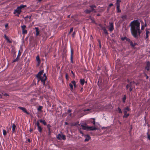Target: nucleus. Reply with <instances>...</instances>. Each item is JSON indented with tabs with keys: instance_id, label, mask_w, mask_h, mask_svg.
<instances>
[{
	"instance_id": "obj_1",
	"label": "nucleus",
	"mask_w": 150,
	"mask_h": 150,
	"mask_svg": "<svg viewBox=\"0 0 150 150\" xmlns=\"http://www.w3.org/2000/svg\"><path fill=\"white\" fill-rule=\"evenodd\" d=\"M140 23L138 20H134L132 21L129 26L131 27L130 31L132 35L135 38H138L139 36L142 31L140 29Z\"/></svg>"
},
{
	"instance_id": "obj_2",
	"label": "nucleus",
	"mask_w": 150,
	"mask_h": 150,
	"mask_svg": "<svg viewBox=\"0 0 150 150\" xmlns=\"http://www.w3.org/2000/svg\"><path fill=\"white\" fill-rule=\"evenodd\" d=\"M44 73L43 70L40 71L37 75L36 77L39 80H40L41 82L43 83L44 85L47 86V84H45V81L47 80V76L45 74H44L43 76H41V75H42Z\"/></svg>"
},
{
	"instance_id": "obj_3",
	"label": "nucleus",
	"mask_w": 150,
	"mask_h": 150,
	"mask_svg": "<svg viewBox=\"0 0 150 150\" xmlns=\"http://www.w3.org/2000/svg\"><path fill=\"white\" fill-rule=\"evenodd\" d=\"M26 7V5H21L20 6L17 7L16 9L14 10L13 13V14L18 17H19V15L22 11V10Z\"/></svg>"
},
{
	"instance_id": "obj_4",
	"label": "nucleus",
	"mask_w": 150,
	"mask_h": 150,
	"mask_svg": "<svg viewBox=\"0 0 150 150\" xmlns=\"http://www.w3.org/2000/svg\"><path fill=\"white\" fill-rule=\"evenodd\" d=\"M89 7L91 8V10H89L88 9H87L84 11V12L86 14H88L92 12H93L94 13H96V11L95 10L94 8H96V6L95 5H90Z\"/></svg>"
},
{
	"instance_id": "obj_5",
	"label": "nucleus",
	"mask_w": 150,
	"mask_h": 150,
	"mask_svg": "<svg viewBox=\"0 0 150 150\" xmlns=\"http://www.w3.org/2000/svg\"><path fill=\"white\" fill-rule=\"evenodd\" d=\"M21 28L22 30V34L23 35H25L27 34L28 33L27 30L26 29V26L25 25H23L21 26Z\"/></svg>"
},
{
	"instance_id": "obj_6",
	"label": "nucleus",
	"mask_w": 150,
	"mask_h": 150,
	"mask_svg": "<svg viewBox=\"0 0 150 150\" xmlns=\"http://www.w3.org/2000/svg\"><path fill=\"white\" fill-rule=\"evenodd\" d=\"M57 138L59 140L63 139L65 140L66 139V137L62 134H59L57 136Z\"/></svg>"
},
{
	"instance_id": "obj_7",
	"label": "nucleus",
	"mask_w": 150,
	"mask_h": 150,
	"mask_svg": "<svg viewBox=\"0 0 150 150\" xmlns=\"http://www.w3.org/2000/svg\"><path fill=\"white\" fill-rule=\"evenodd\" d=\"M99 25L101 29L103 31V33L104 34H105L106 35H108V32L105 27V26H103L100 24H99Z\"/></svg>"
},
{
	"instance_id": "obj_8",
	"label": "nucleus",
	"mask_w": 150,
	"mask_h": 150,
	"mask_svg": "<svg viewBox=\"0 0 150 150\" xmlns=\"http://www.w3.org/2000/svg\"><path fill=\"white\" fill-rule=\"evenodd\" d=\"M108 29L111 32H112L113 31L114 29L113 23L112 22L109 23Z\"/></svg>"
},
{
	"instance_id": "obj_9",
	"label": "nucleus",
	"mask_w": 150,
	"mask_h": 150,
	"mask_svg": "<svg viewBox=\"0 0 150 150\" xmlns=\"http://www.w3.org/2000/svg\"><path fill=\"white\" fill-rule=\"evenodd\" d=\"M74 53V50L73 49L71 48V54L70 60L71 61V62L72 63H74V62L73 61V54Z\"/></svg>"
},
{
	"instance_id": "obj_10",
	"label": "nucleus",
	"mask_w": 150,
	"mask_h": 150,
	"mask_svg": "<svg viewBox=\"0 0 150 150\" xmlns=\"http://www.w3.org/2000/svg\"><path fill=\"white\" fill-rule=\"evenodd\" d=\"M145 69L147 71H149L150 70V62L149 61H147L145 67Z\"/></svg>"
},
{
	"instance_id": "obj_11",
	"label": "nucleus",
	"mask_w": 150,
	"mask_h": 150,
	"mask_svg": "<svg viewBox=\"0 0 150 150\" xmlns=\"http://www.w3.org/2000/svg\"><path fill=\"white\" fill-rule=\"evenodd\" d=\"M146 32L145 39H147L149 38V34H150V29L146 28Z\"/></svg>"
},
{
	"instance_id": "obj_12",
	"label": "nucleus",
	"mask_w": 150,
	"mask_h": 150,
	"mask_svg": "<svg viewBox=\"0 0 150 150\" xmlns=\"http://www.w3.org/2000/svg\"><path fill=\"white\" fill-rule=\"evenodd\" d=\"M130 110V109L128 106H127L123 109V112L124 113H127L128 111Z\"/></svg>"
},
{
	"instance_id": "obj_13",
	"label": "nucleus",
	"mask_w": 150,
	"mask_h": 150,
	"mask_svg": "<svg viewBox=\"0 0 150 150\" xmlns=\"http://www.w3.org/2000/svg\"><path fill=\"white\" fill-rule=\"evenodd\" d=\"M128 86H129V90L130 92L132 90V85L131 84V82L129 84H127L126 86V89H128Z\"/></svg>"
},
{
	"instance_id": "obj_14",
	"label": "nucleus",
	"mask_w": 150,
	"mask_h": 150,
	"mask_svg": "<svg viewBox=\"0 0 150 150\" xmlns=\"http://www.w3.org/2000/svg\"><path fill=\"white\" fill-rule=\"evenodd\" d=\"M85 137V139L84 140V141L85 142L88 141L89 139H91V137L88 134L86 135Z\"/></svg>"
},
{
	"instance_id": "obj_15",
	"label": "nucleus",
	"mask_w": 150,
	"mask_h": 150,
	"mask_svg": "<svg viewBox=\"0 0 150 150\" xmlns=\"http://www.w3.org/2000/svg\"><path fill=\"white\" fill-rule=\"evenodd\" d=\"M18 108L20 110H23V111L25 113L27 114H29L27 112L26 109L25 108L22 107H19Z\"/></svg>"
},
{
	"instance_id": "obj_16",
	"label": "nucleus",
	"mask_w": 150,
	"mask_h": 150,
	"mask_svg": "<svg viewBox=\"0 0 150 150\" xmlns=\"http://www.w3.org/2000/svg\"><path fill=\"white\" fill-rule=\"evenodd\" d=\"M35 31L36 32V36H38L39 35L40 31L39 30V29L38 27H35Z\"/></svg>"
},
{
	"instance_id": "obj_17",
	"label": "nucleus",
	"mask_w": 150,
	"mask_h": 150,
	"mask_svg": "<svg viewBox=\"0 0 150 150\" xmlns=\"http://www.w3.org/2000/svg\"><path fill=\"white\" fill-rule=\"evenodd\" d=\"M97 129V128L95 127H88V130H95Z\"/></svg>"
},
{
	"instance_id": "obj_18",
	"label": "nucleus",
	"mask_w": 150,
	"mask_h": 150,
	"mask_svg": "<svg viewBox=\"0 0 150 150\" xmlns=\"http://www.w3.org/2000/svg\"><path fill=\"white\" fill-rule=\"evenodd\" d=\"M121 18L122 19V21H123L127 19V17L126 15H122Z\"/></svg>"
},
{
	"instance_id": "obj_19",
	"label": "nucleus",
	"mask_w": 150,
	"mask_h": 150,
	"mask_svg": "<svg viewBox=\"0 0 150 150\" xmlns=\"http://www.w3.org/2000/svg\"><path fill=\"white\" fill-rule=\"evenodd\" d=\"M11 52L13 54V57L14 58L16 56V51L13 48L11 50Z\"/></svg>"
},
{
	"instance_id": "obj_20",
	"label": "nucleus",
	"mask_w": 150,
	"mask_h": 150,
	"mask_svg": "<svg viewBox=\"0 0 150 150\" xmlns=\"http://www.w3.org/2000/svg\"><path fill=\"white\" fill-rule=\"evenodd\" d=\"M16 125L15 124H13L12 125V132L13 133H14L15 132V130L16 128Z\"/></svg>"
},
{
	"instance_id": "obj_21",
	"label": "nucleus",
	"mask_w": 150,
	"mask_h": 150,
	"mask_svg": "<svg viewBox=\"0 0 150 150\" xmlns=\"http://www.w3.org/2000/svg\"><path fill=\"white\" fill-rule=\"evenodd\" d=\"M39 121L41 122L44 125H47V123L45 120H42V119L39 120Z\"/></svg>"
},
{
	"instance_id": "obj_22",
	"label": "nucleus",
	"mask_w": 150,
	"mask_h": 150,
	"mask_svg": "<svg viewBox=\"0 0 150 150\" xmlns=\"http://www.w3.org/2000/svg\"><path fill=\"white\" fill-rule=\"evenodd\" d=\"M81 127L84 130H88V126H87L86 125H81Z\"/></svg>"
},
{
	"instance_id": "obj_23",
	"label": "nucleus",
	"mask_w": 150,
	"mask_h": 150,
	"mask_svg": "<svg viewBox=\"0 0 150 150\" xmlns=\"http://www.w3.org/2000/svg\"><path fill=\"white\" fill-rule=\"evenodd\" d=\"M130 45L132 47H134L135 46L137 45V44L136 42L133 43L132 42H131Z\"/></svg>"
},
{
	"instance_id": "obj_24",
	"label": "nucleus",
	"mask_w": 150,
	"mask_h": 150,
	"mask_svg": "<svg viewBox=\"0 0 150 150\" xmlns=\"http://www.w3.org/2000/svg\"><path fill=\"white\" fill-rule=\"evenodd\" d=\"M85 81V80L83 79H80V83L82 86H83L84 84Z\"/></svg>"
},
{
	"instance_id": "obj_25",
	"label": "nucleus",
	"mask_w": 150,
	"mask_h": 150,
	"mask_svg": "<svg viewBox=\"0 0 150 150\" xmlns=\"http://www.w3.org/2000/svg\"><path fill=\"white\" fill-rule=\"evenodd\" d=\"M37 129L40 133L42 132V128L40 126L37 127Z\"/></svg>"
},
{
	"instance_id": "obj_26",
	"label": "nucleus",
	"mask_w": 150,
	"mask_h": 150,
	"mask_svg": "<svg viewBox=\"0 0 150 150\" xmlns=\"http://www.w3.org/2000/svg\"><path fill=\"white\" fill-rule=\"evenodd\" d=\"M126 99V96L125 95L123 96V97L122 98V102L123 103H125V100Z\"/></svg>"
},
{
	"instance_id": "obj_27",
	"label": "nucleus",
	"mask_w": 150,
	"mask_h": 150,
	"mask_svg": "<svg viewBox=\"0 0 150 150\" xmlns=\"http://www.w3.org/2000/svg\"><path fill=\"white\" fill-rule=\"evenodd\" d=\"M129 113H124V115L123 116V118H127L129 116Z\"/></svg>"
},
{
	"instance_id": "obj_28",
	"label": "nucleus",
	"mask_w": 150,
	"mask_h": 150,
	"mask_svg": "<svg viewBox=\"0 0 150 150\" xmlns=\"http://www.w3.org/2000/svg\"><path fill=\"white\" fill-rule=\"evenodd\" d=\"M71 83L73 84L74 87L76 88V85L75 81L74 80L72 81H71Z\"/></svg>"
},
{
	"instance_id": "obj_29",
	"label": "nucleus",
	"mask_w": 150,
	"mask_h": 150,
	"mask_svg": "<svg viewBox=\"0 0 150 150\" xmlns=\"http://www.w3.org/2000/svg\"><path fill=\"white\" fill-rule=\"evenodd\" d=\"M19 58L17 57L16 59L13 60L12 63H14L16 62H18V60H19Z\"/></svg>"
},
{
	"instance_id": "obj_30",
	"label": "nucleus",
	"mask_w": 150,
	"mask_h": 150,
	"mask_svg": "<svg viewBox=\"0 0 150 150\" xmlns=\"http://www.w3.org/2000/svg\"><path fill=\"white\" fill-rule=\"evenodd\" d=\"M117 109L118 112L119 113L122 114V111L120 107H118L117 108Z\"/></svg>"
},
{
	"instance_id": "obj_31",
	"label": "nucleus",
	"mask_w": 150,
	"mask_h": 150,
	"mask_svg": "<svg viewBox=\"0 0 150 150\" xmlns=\"http://www.w3.org/2000/svg\"><path fill=\"white\" fill-rule=\"evenodd\" d=\"M121 2V1L120 0H117V2L116 3L117 6H120V3Z\"/></svg>"
},
{
	"instance_id": "obj_32",
	"label": "nucleus",
	"mask_w": 150,
	"mask_h": 150,
	"mask_svg": "<svg viewBox=\"0 0 150 150\" xmlns=\"http://www.w3.org/2000/svg\"><path fill=\"white\" fill-rule=\"evenodd\" d=\"M120 6H117V12L118 13H120L121 12V10L120 9Z\"/></svg>"
},
{
	"instance_id": "obj_33",
	"label": "nucleus",
	"mask_w": 150,
	"mask_h": 150,
	"mask_svg": "<svg viewBox=\"0 0 150 150\" xmlns=\"http://www.w3.org/2000/svg\"><path fill=\"white\" fill-rule=\"evenodd\" d=\"M21 52H20V50H19L18 51V54L17 57L20 58V57L21 56Z\"/></svg>"
},
{
	"instance_id": "obj_34",
	"label": "nucleus",
	"mask_w": 150,
	"mask_h": 150,
	"mask_svg": "<svg viewBox=\"0 0 150 150\" xmlns=\"http://www.w3.org/2000/svg\"><path fill=\"white\" fill-rule=\"evenodd\" d=\"M69 86L71 88V90L72 91L73 89V85L71 83L69 84Z\"/></svg>"
},
{
	"instance_id": "obj_35",
	"label": "nucleus",
	"mask_w": 150,
	"mask_h": 150,
	"mask_svg": "<svg viewBox=\"0 0 150 150\" xmlns=\"http://www.w3.org/2000/svg\"><path fill=\"white\" fill-rule=\"evenodd\" d=\"M3 134L4 136H6V131L5 129H3Z\"/></svg>"
},
{
	"instance_id": "obj_36",
	"label": "nucleus",
	"mask_w": 150,
	"mask_h": 150,
	"mask_svg": "<svg viewBox=\"0 0 150 150\" xmlns=\"http://www.w3.org/2000/svg\"><path fill=\"white\" fill-rule=\"evenodd\" d=\"M47 128L48 129V130H51L50 127H51V126L49 124L47 125Z\"/></svg>"
},
{
	"instance_id": "obj_37",
	"label": "nucleus",
	"mask_w": 150,
	"mask_h": 150,
	"mask_svg": "<svg viewBox=\"0 0 150 150\" xmlns=\"http://www.w3.org/2000/svg\"><path fill=\"white\" fill-rule=\"evenodd\" d=\"M42 108V106H39V107L38 108L37 110L38 111H40L41 110Z\"/></svg>"
},
{
	"instance_id": "obj_38",
	"label": "nucleus",
	"mask_w": 150,
	"mask_h": 150,
	"mask_svg": "<svg viewBox=\"0 0 150 150\" xmlns=\"http://www.w3.org/2000/svg\"><path fill=\"white\" fill-rule=\"evenodd\" d=\"M2 94L4 96H5L6 97L7 96H9V95L6 93H2Z\"/></svg>"
},
{
	"instance_id": "obj_39",
	"label": "nucleus",
	"mask_w": 150,
	"mask_h": 150,
	"mask_svg": "<svg viewBox=\"0 0 150 150\" xmlns=\"http://www.w3.org/2000/svg\"><path fill=\"white\" fill-rule=\"evenodd\" d=\"M126 40L127 41V42H129V43H130V44H131V42H132V41H131L129 39V38H127V39H126Z\"/></svg>"
},
{
	"instance_id": "obj_40",
	"label": "nucleus",
	"mask_w": 150,
	"mask_h": 150,
	"mask_svg": "<svg viewBox=\"0 0 150 150\" xmlns=\"http://www.w3.org/2000/svg\"><path fill=\"white\" fill-rule=\"evenodd\" d=\"M127 39L126 37H123L121 38V40L122 41H124L125 40H126Z\"/></svg>"
},
{
	"instance_id": "obj_41",
	"label": "nucleus",
	"mask_w": 150,
	"mask_h": 150,
	"mask_svg": "<svg viewBox=\"0 0 150 150\" xmlns=\"http://www.w3.org/2000/svg\"><path fill=\"white\" fill-rule=\"evenodd\" d=\"M147 138L148 139L150 140V135L149 134V132L147 133Z\"/></svg>"
},
{
	"instance_id": "obj_42",
	"label": "nucleus",
	"mask_w": 150,
	"mask_h": 150,
	"mask_svg": "<svg viewBox=\"0 0 150 150\" xmlns=\"http://www.w3.org/2000/svg\"><path fill=\"white\" fill-rule=\"evenodd\" d=\"M75 34H76L75 32V31H74V32L72 34V37L73 38L74 37Z\"/></svg>"
},
{
	"instance_id": "obj_43",
	"label": "nucleus",
	"mask_w": 150,
	"mask_h": 150,
	"mask_svg": "<svg viewBox=\"0 0 150 150\" xmlns=\"http://www.w3.org/2000/svg\"><path fill=\"white\" fill-rule=\"evenodd\" d=\"M4 38L6 39V40H7V41L9 40V39L8 38V37L6 36V35H4Z\"/></svg>"
},
{
	"instance_id": "obj_44",
	"label": "nucleus",
	"mask_w": 150,
	"mask_h": 150,
	"mask_svg": "<svg viewBox=\"0 0 150 150\" xmlns=\"http://www.w3.org/2000/svg\"><path fill=\"white\" fill-rule=\"evenodd\" d=\"M36 125L37 126V127L40 126V123L38 121L37 122V123L36 124Z\"/></svg>"
},
{
	"instance_id": "obj_45",
	"label": "nucleus",
	"mask_w": 150,
	"mask_h": 150,
	"mask_svg": "<svg viewBox=\"0 0 150 150\" xmlns=\"http://www.w3.org/2000/svg\"><path fill=\"white\" fill-rule=\"evenodd\" d=\"M36 59L38 61H39L40 60L39 57V56H37L36 57Z\"/></svg>"
},
{
	"instance_id": "obj_46",
	"label": "nucleus",
	"mask_w": 150,
	"mask_h": 150,
	"mask_svg": "<svg viewBox=\"0 0 150 150\" xmlns=\"http://www.w3.org/2000/svg\"><path fill=\"white\" fill-rule=\"evenodd\" d=\"M48 135L49 136H50L51 135V130H48Z\"/></svg>"
},
{
	"instance_id": "obj_47",
	"label": "nucleus",
	"mask_w": 150,
	"mask_h": 150,
	"mask_svg": "<svg viewBox=\"0 0 150 150\" xmlns=\"http://www.w3.org/2000/svg\"><path fill=\"white\" fill-rule=\"evenodd\" d=\"M65 78L67 80L68 79V76L67 74H66V75Z\"/></svg>"
},
{
	"instance_id": "obj_48",
	"label": "nucleus",
	"mask_w": 150,
	"mask_h": 150,
	"mask_svg": "<svg viewBox=\"0 0 150 150\" xmlns=\"http://www.w3.org/2000/svg\"><path fill=\"white\" fill-rule=\"evenodd\" d=\"M71 74H73V76L74 77V76H75V74H74V73L73 71H72L71 70Z\"/></svg>"
},
{
	"instance_id": "obj_49",
	"label": "nucleus",
	"mask_w": 150,
	"mask_h": 150,
	"mask_svg": "<svg viewBox=\"0 0 150 150\" xmlns=\"http://www.w3.org/2000/svg\"><path fill=\"white\" fill-rule=\"evenodd\" d=\"M73 30V27L71 28L70 30V32H72Z\"/></svg>"
},
{
	"instance_id": "obj_50",
	"label": "nucleus",
	"mask_w": 150,
	"mask_h": 150,
	"mask_svg": "<svg viewBox=\"0 0 150 150\" xmlns=\"http://www.w3.org/2000/svg\"><path fill=\"white\" fill-rule=\"evenodd\" d=\"M113 5V4H112V3L110 4L109 5V7H110L112 6Z\"/></svg>"
},
{
	"instance_id": "obj_51",
	"label": "nucleus",
	"mask_w": 150,
	"mask_h": 150,
	"mask_svg": "<svg viewBox=\"0 0 150 150\" xmlns=\"http://www.w3.org/2000/svg\"><path fill=\"white\" fill-rule=\"evenodd\" d=\"M91 122L93 123V125H95V121L94 120H93Z\"/></svg>"
},
{
	"instance_id": "obj_52",
	"label": "nucleus",
	"mask_w": 150,
	"mask_h": 150,
	"mask_svg": "<svg viewBox=\"0 0 150 150\" xmlns=\"http://www.w3.org/2000/svg\"><path fill=\"white\" fill-rule=\"evenodd\" d=\"M71 112V110L70 109H69L68 110V113H69Z\"/></svg>"
},
{
	"instance_id": "obj_53",
	"label": "nucleus",
	"mask_w": 150,
	"mask_h": 150,
	"mask_svg": "<svg viewBox=\"0 0 150 150\" xmlns=\"http://www.w3.org/2000/svg\"><path fill=\"white\" fill-rule=\"evenodd\" d=\"M5 27L6 28L8 26V23H7L5 25Z\"/></svg>"
},
{
	"instance_id": "obj_54",
	"label": "nucleus",
	"mask_w": 150,
	"mask_h": 150,
	"mask_svg": "<svg viewBox=\"0 0 150 150\" xmlns=\"http://www.w3.org/2000/svg\"><path fill=\"white\" fill-rule=\"evenodd\" d=\"M145 74V76H146V79H148L149 78V76H147V75H146V73H145V74Z\"/></svg>"
},
{
	"instance_id": "obj_55",
	"label": "nucleus",
	"mask_w": 150,
	"mask_h": 150,
	"mask_svg": "<svg viewBox=\"0 0 150 150\" xmlns=\"http://www.w3.org/2000/svg\"><path fill=\"white\" fill-rule=\"evenodd\" d=\"M83 88H81V89L80 90V91L82 92L83 91Z\"/></svg>"
},
{
	"instance_id": "obj_56",
	"label": "nucleus",
	"mask_w": 150,
	"mask_h": 150,
	"mask_svg": "<svg viewBox=\"0 0 150 150\" xmlns=\"http://www.w3.org/2000/svg\"><path fill=\"white\" fill-rule=\"evenodd\" d=\"M144 26L143 25H142V27H141V29L142 30H143L144 29Z\"/></svg>"
},
{
	"instance_id": "obj_57",
	"label": "nucleus",
	"mask_w": 150,
	"mask_h": 150,
	"mask_svg": "<svg viewBox=\"0 0 150 150\" xmlns=\"http://www.w3.org/2000/svg\"><path fill=\"white\" fill-rule=\"evenodd\" d=\"M27 141L29 143L30 142H31L30 140L29 139H28L27 140Z\"/></svg>"
},
{
	"instance_id": "obj_58",
	"label": "nucleus",
	"mask_w": 150,
	"mask_h": 150,
	"mask_svg": "<svg viewBox=\"0 0 150 150\" xmlns=\"http://www.w3.org/2000/svg\"><path fill=\"white\" fill-rule=\"evenodd\" d=\"M65 125H68V123L67 122H65Z\"/></svg>"
},
{
	"instance_id": "obj_59",
	"label": "nucleus",
	"mask_w": 150,
	"mask_h": 150,
	"mask_svg": "<svg viewBox=\"0 0 150 150\" xmlns=\"http://www.w3.org/2000/svg\"><path fill=\"white\" fill-rule=\"evenodd\" d=\"M90 110L88 109H86V110H84V112H85V111H89V110Z\"/></svg>"
},
{
	"instance_id": "obj_60",
	"label": "nucleus",
	"mask_w": 150,
	"mask_h": 150,
	"mask_svg": "<svg viewBox=\"0 0 150 150\" xmlns=\"http://www.w3.org/2000/svg\"><path fill=\"white\" fill-rule=\"evenodd\" d=\"M80 133L81 134H82L83 135V132H82V131H80Z\"/></svg>"
},
{
	"instance_id": "obj_61",
	"label": "nucleus",
	"mask_w": 150,
	"mask_h": 150,
	"mask_svg": "<svg viewBox=\"0 0 150 150\" xmlns=\"http://www.w3.org/2000/svg\"><path fill=\"white\" fill-rule=\"evenodd\" d=\"M42 0H38V2H40Z\"/></svg>"
},
{
	"instance_id": "obj_62",
	"label": "nucleus",
	"mask_w": 150,
	"mask_h": 150,
	"mask_svg": "<svg viewBox=\"0 0 150 150\" xmlns=\"http://www.w3.org/2000/svg\"><path fill=\"white\" fill-rule=\"evenodd\" d=\"M92 119L93 120L95 121V118H92Z\"/></svg>"
},
{
	"instance_id": "obj_63",
	"label": "nucleus",
	"mask_w": 150,
	"mask_h": 150,
	"mask_svg": "<svg viewBox=\"0 0 150 150\" xmlns=\"http://www.w3.org/2000/svg\"><path fill=\"white\" fill-rule=\"evenodd\" d=\"M71 32H70V31L69 32V33H68V34L69 35L71 33Z\"/></svg>"
},
{
	"instance_id": "obj_64",
	"label": "nucleus",
	"mask_w": 150,
	"mask_h": 150,
	"mask_svg": "<svg viewBox=\"0 0 150 150\" xmlns=\"http://www.w3.org/2000/svg\"><path fill=\"white\" fill-rule=\"evenodd\" d=\"M71 32H70V31L69 32V33H68V34L69 35L71 33Z\"/></svg>"
}]
</instances>
